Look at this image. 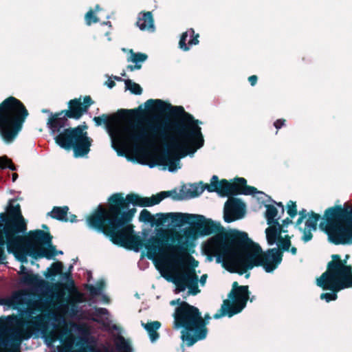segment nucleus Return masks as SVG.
Segmentation results:
<instances>
[{
  "label": "nucleus",
  "mask_w": 352,
  "mask_h": 352,
  "mask_svg": "<svg viewBox=\"0 0 352 352\" xmlns=\"http://www.w3.org/2000/svg\"><path fill=\"white\" fill-rule=\"evenodd\" d=\"M179 212L160 213L155 216L151 214L147 210L144 209L141 211L139 220L142 222L148 223L152 226L170 225L172 223L177 224Z\"/></svg>",
  "instance_id": "dca6fc26"
},
{
  "label": "nucleus",
  "mask_w": 352,
  "mask_h": 352,
  "mask_svg": "<svg viewBox=\"0 0 352 352\" xmlns=\"http://www.w3.org/2000/svg\"><path fill=\"white\" fill-rule=\"evenodd\" d=\"M105 302H109V300H107V298L106 297H105Z\"/></svg>",
  "instance_id": "09e8293b"
},
{
  "label": "nucleus",
  "mask_w": 352,
  "mask_h": 352,
  "mask_svg": "<svg viewBox=\"0 0 352 352\" xmlns=\"http://www.w3.org/2000/svg\"><path fill=\"white\" fill-rule=\"evenodd\" d=\"M22 272H28L26 270V268L23 266V265H21V267H20V270L19 272V274L23 276V273Z\"/></svg>",
  "instance_id": "79ce46f5"
},
{
  "label": "nucleus",
  "mask_w": 352,
  "mask_h": 352,
  "mask_svg": "<svg viewBox=\"0 0 352 352\" xmlns=\"http://www.w3.org/2000/svg\"><path fill=\"white\" fill-rule=\"evenodd\" d=\"M170 305H179L173 315L174 327L183 329L182 339L188 346H192L198 340L206 337V322L197 307L186 302H180L179 299L172 300Z\"/></svg>",
  "instance_id": "6e6552de"
},
{
  "label": "nucleus",
  "mask_w": 352,
  "mask_h": 352,
  "mask_svg": "<svg viewBox=\"0 0 352 352\" xmlns=\"http://www.w3.org/2000/svg\"><path fill=\"white\" fill-rule=\"evenodd\" d=\"M198 34L195 35L192 29L188 30L182 35L179 43V47L184 51L188 50L191 46L198 44Z\"/></svg>",
  "instance_id": "6ab92c4d"
},
{
  "label": "nucleus",
  "mask_w": 352,
  "mask_h": 352,
  "mask_svg": "<svg viewBox=\"0 0 352 352\" xmlns=\"http://www.w3.org/2000/svg\"><path fill=\"white\" fill-rule=\"evenodd\" d=\"M23 276L20 278V283L23 285L38 287H41L44 283L38 275L30 272H22Z\"/></svg>",
  "instance_id": "4be33fe9"
},
{
  "label": "nucleus",
  "mask_w": 352,
  "mask_h": 352,
  "mask_svg": "<svg viewBox=\"0 0 352 352\" xmlns=\"http://www.w3.org/2000/svg\"><path fill=\"white\" fill-rule=\"evenodd\" d=\"M305 212V210L300 212V217L298 220V222H297L298 224H300L302 221V219L305 217V215L304 214Z\"/></svg>",
  "instance_id": "a19ab883"
},
{
  "label": "nucleus",
  "mask_w": 352,
  "mask_h": 352,
  "mask_svg": "<svg viewBox=\"0 0 352 352\" xmlns=\"http://www.w3.org/2000/svg\"><path fill=\"white\" fill-rule=\"evenodd\" d=\"M91 103V98L89 96H85L83 102L80 98L72 100L69 102V110L66 115L69 118L78 119L87 111Z\"/></svg>",
  "instance_id": "a211bd4d"
},
{
  "label": "nucleus",
  "mask_w": 352,
  "mask_h": 352,
  "mask_svg": "<svg viewBox=\"0 0 352 352\" xmlns=\"http://www.w3.org/2000/svg\"><path fill=\"white\" fill-rule=\"evenodd\" d=\"M209 192H217L221 196H229L231 195H254L263 194L262 192L256 190V188L246 185V180L243 178H237L236 180L230 183L226 179L219 181L217 176L214 175L210 184L205 186ZM204 190V188L199 185H191L188 190L189 197H195L201 195Z\"/></svg>",
  "instance_id": "f8f14e48"
},
{
  "label": "nucleus",
  "mask_w": 352,
  "mask_h": 352,
  "mask_svg": "<svg viewBox=\"0 0 352 352\" xmlns=\"http://www.w3.org/2000/svg\"><path fill=\"white\" fill-rule=\"evenodd\" d=\"M249 82H250L251 85L254 86L256 83V81H257V77L256 76H251L250 77H249Z\"/></svg>",
  "instance_id": "58836bf2"
},
{
  "label": "nucleus",
  "mask_w": 352,
  "mask_h": 352,
  "mask_svg": "<svg viewBox=\"0 0 352 352\" xmlns=\"http://www.w3.org/2000/svg\"><path fill=\"white\" fill-rule=\"evenodd\" d=\"M312 231L313 230H308L307 228H305V229L303 230V235H302V240L305 242H307L312 239V234H311Z\"/></svg>",
  "instance_id": "f704fd0d"
},
{
  "label": "nucleus",
  "mask_w": 352,
  "mask_h": 352,
  "mask_svg": "<svg viewBox=\"0 0 352 352\" xmlns=\"http://www.w3.org/2000/svg\"><path fill=\"white\" fill-rule=\"evenodd\" d=\"M117 348L122 352H126L129 345L123 338H119L116 342Z\"/></svg>",
  "instance_id": "473e14b6"
},
{
  "label": "nucleus",
  "mask_w": 352,
  "mask_h": 352,
  "mask_svg": "<svg viewBox=\"0 0 352 352\" xmlns=\"http://www.w3.org/2000/svg\"><path fill=\"white\" fill-rule=\"evenodd\" d=\"M324 228L329 239L335 244L352 243V219L341 206L330 208L325 211Z\"/></svg>",
  "instance_id": "9b49d317"
},
{
  "label": "nucleus",
  "mask_w": 352,
  "mask_h": 352,
  "mask_svg": "<svg viewBox=\"0 0 352 352\" xmlns=\"http://www.w3.org/2000/svg\"><path fill=\"white\" fill-rule=\"evenodd\" d=\"M43 112H44V113H48V111H47V110H43Z\"/></svg>",
  "instance_id": "de8ad7c7"
},
{
  "label": "nucleus",
  "mask_w": 352,
  "mask_h": 352,
  "mask_svg": "<svg viewBox=\"0 0 352 352\" xmlns=\"http://www.w3.org/2000/svg\"><path fill=\"white\" fill-rule=\"evenodd\" d=\"M240 240L230 239L223 233H217L208 239L204 251L212 261L216 258L218 263L228 271L243 274L254 267L262 266L267 272L274 271L282 261V252L272 248L266 252L248 238L245 232H239Z\"/></svg>",
  "instance_id": "20e7f679"
},
{
  "label": "nucleus",
  "mask_w": 352,
  "mask_h": 352,
  "mask_svg": "<svg viewBox=\"0 0 352 352\" xmlns=\"http://www.w3.org/2000/svg\"><path fill=\"white\" fill-rule=\"evenodd\" d=\"M192 265L195 267H197L198 265V262L193 260Z\"/></svg>",
  "instance_id": "a18cd8bd"
},
{
  "label": "nucleus",
  "mask_w": 352,
  "mask_h": 352,
  "mask_svg": "<svg viewBox=\"0 0 352 352\" xmlns=\"http://www.w3.org/2000/svg\"><path fill=\"white\" fill-rule=\"evenodd\" d=\"M69 208L65 207H54L50 212V214L52 217L63 221L74 222L76 220V217L74 214H69L68 216Z\"/></svg>",
  "instance_id": "aec40b11"
},
{
  "label": "nucleus",
  "mask_w": 352,
  "mask_h": 352,
  "mask_svg": "<svg viewBox=\"0 0 352 352\" xmlns=\"http://www.w3.org/2000/svg\"><path fill=\"white\" fill-rule=\"evenodd\" d=\"M97 315H109L108 310L105 308H98L96 310Z\"/></svg>",
  "instance_id": "e433bc0d"
},
{
  "label": "nucleus",
  "mask_w": 352,
  "mask_h": 352,
  "mask_svg": "<svg viewBox=\"0 0 352 352\" xmlns=\"http://www.w3.org/2000/svg\"><path fill=\"white\" fill-rule=\"evenodd\" d=\"M97 126L104 124L111 140V146L119 155L125 151H134L142 164L143 140L141 122L134 123L131 120L117 116L94 117Z\"/></svg>",
  "instance_id": "39448f33"
},
{
  "label": "nucleus",
  "mask_w": 352,
  "mask_h": 352,
  "mask_svg": "<svg viewBox=\"0 0 352 352\" xmlns=\"http://www.w3.org/2000/svg\"><path fill=\"white\" fill-rule=\"evenodd\" d=\"M28 113L14 97H9L0 104V132L3 140L11 142L21 131Z\"/></svg>",
  "instance_id": "9d476101"
},
{
  "label": "nucleus",
  "mask_w": 352,
  "mask_h": 352,
  "mask_svg": "<svg viewBox=\"0 0 352 352\" xmlns=\"http://www.w3.org/2000/svg\"><path fill=\"white\" fill-rule=\"evenodd\" d=\"M331 258L327 271L316 280L318 286L333 292L320 295V298L327 302L335 300L337 292L352 287V266L347 263L349 256L342 259L340 255L333 254Z\"/></svg>",
  "instance_id": "0eeeda50"
},
{
  "label": "nucleus",
  "mask_w": 352,
  "mask_h": 352,
  "mask_svg": "<svg viewBox=\"0 0 352 352\" xmlns=\"http://www.w3.org/2000/svg\"><path fill=\"white\" fill-rule=\"evenodd\" d=\"M95 9L96 11L99 10H100L99 6H96Z\"/></svg>",
  "instance_id": "49530a36"
},
{
  "label": "nucleus",
  "mask_w": 352,
  "mask_h": 352,
  "mask_svg": "<svg viewBox=\"0 0 352 352\" xmlns=\"http://www.w3.org/2000/svg\"><path fill=\"white\" fill-rule=\"evenodd\" d=\"M130 56L128 58L129 62L135 63V65H129L128 69L131 71L135 69H140L142 67L141 63L147 59V55L143 53H134L131 50H130Z\"/></svg>",
  "instance_id": "b1692460"
},
{
  "label": "nucleus",
  "mask_w": 352,
  "mask_h": 352,
  "mask_svg": "<svg viewBox=\"0 0 352 352\" xmlns=\"http://www.w3.org/2000/svg\"><path fill=\"white\" fill-rule=\"evenodd\" d=\"M0 261L5 260L4 248L14 250L19 255V248L23 242L22 235L27 230L26 222L23 217L20 205L11 201L7 214H0Z\"/></svg>",
  "instance_id": "1a4fd4ad"
},
{
  "label": "nucleus",
  "mask_w": 352,
  "mask_h": 352,
  "mask_svg": "<svg viewBox=\"0 0 352 352\" xmlns=\"http://www.w3.org/2000/svg\"><path fill=\"white\" fill-rule=\"evenodd\" d=\"M106 85L109 88H112L115 86V82L112 80L109 79L106 82Z\"/></svg>",
  "instance_id": "ea45409f"
},
{
  "label": "nucleus",
  "mask_w": 352,
  "mask_h": 352,
  "mask_svg": "<svg viewBox=\"0 0 352 352\" xmlns=\"http://www.w3.org/2000/svg\"><path fill=\"white\" fill-rule=\"evenodd\" d=\"M72 297L74 298V300L77 302H83L85 300L84 295L82 294H81V293L78 292H75L72 294Z\"/></svg>",
  "instance_id": "c9c22d12"
},
{
  "label": "nucleus",
  "mask_w": 352,
  "mask_h": 352,
  "mask_svg": "<svg viewBox=\"0 0 352 352\" xmlns=\"http://www.w3.org/2000/svg\"><path fill=\"white\" fill-rule=\"evenodd\" d=\"M137 25L142 31L153 32L155 30L153 19L151 12L143 13L138 17Z\"/></svg>",
  "instance_id": "412c9836"
},
{
  "label": "nucleus",
  "mask_w": 352,
  "mask_h": 352,
  "mask_svg": "<svg viewBox=\"0 0 352 352\" xmlns=\"http://www.w3.org/2000/svg\"><path fill=\"white\" fill-rule=\"evenodd\" d=\"M102 289H103V285L101 283L100 286L99 287H96V286H90L89 287V292L91 293V294L92 295H99L102 293Z\"/></svg>",
  "instance_id": "72a5a7b5"
},
{
  "label": "nucleus",
  "mask_w": 352,
  "mask_h": 352,
  "mask_svg": "<svg viewBox=\"0 0 352 352\" xmlns=\"http://www.w3.org/2000/svg\"><path fill=\"white\" fill-rule=\"evenodd\" d=\"M85 21L87 25H90L93 23H96L98 21V19L94 15V13L92 10H89L85 16Z\"/></svg>",
  "instance_id": "2f4dec72"
},
{
  "label": "nucleus",
  "mask_w": 352,
  "mask_h": 352,
  "mask_svg": "<svg viewBox=\"0 0 352 352\" xmlns=\"http://www.w3.org/2000/svg\"><path fill=\"white\" fill-rule=\"evenodd\" d=\"M278 205V206H280V211H281V212H283V211H284V207H283V204H282L281 203H279Z\"/></svg>",
  "instance_id": "c03bdc74"
},
{
  "label": "nucleus",
  "mask_w": 352,
  "mask_h": 352,
  "mask_svg": "<svg viewBox=\"0 0 352 352\" xmlns=\"http://www.w3.org/2000/svg\"><path fill=\"white\" fill-rule=\"evenodd\" d=\"M245 212V206L236 199H229L224 207V219L226 222H232L243 218Z\"/></svg>",
  "instance_id": "f3484780"
},
{
  "label": "nucleus",
  "mask_w": 352,
  "mask_h": 352,
  "mask_svg": "<svg viewBox=\"0 0 352 352\" xmlns=\"http://www.w3.org/2000/svg\"><path fill=\"white\" fill-rule=\"evenodd\" d=\"M125 87L126 89L129 90L133 94L140 95L142 92V89L140 85L131 80H125Z\"/></svg>",
  "instance_id": "cd10ccee"
},
{
  "label": "nucleus",
  "mask_w": 352,
  "mask_h": 352,
  "mask_svg": "<svg viewBox=\"0 0 352 352\" xmlns=\"http://www.w3.org/2000/svg\"><path fill=\"white\" fill-rule=\"evenodd\" d=\"M170 193L163 191L151 197L128 195L125 198L122 194H114L109 198V209L99 206L87 221L89 227L104 233L114 244L135 252L145 248L147 257L153 261L162 276L175 285L176 293L188 289V294L195 296L199 293L195 270L187 267L180 272L178 267L188 255L189 249L195 246V241L201 236L217 232L220 224L202 215L179 212L177 225L189 223L190 226L179 232L162 230L157 237L144 241L140 235L133 234L130 223L135 212L131 206H154Z\"/></svg>",
  "instance_id": "f257e3e1"
},
{
  "label": "nucleus",
  "mask_w": 352,
  "mask_h": 352,
  "mask_svg": "<svg viewBox=\"0 0 352 352\" xmlns=\"http://www.w3.org/2000/svg\"><path fill=\"white\" fill-rule=\"evenodd\" d=\"M145 108L153 113L170 112L180 118L179 122L153 116L141 122L143 140L142 164L154 167L163 166L170 172L180 168L179 160L193 153L204 143L197 120L184 111L181 106L172 107L161 100L150 99Z\"/></svg>",
  "instance_id": "f03ea898"
},
{
  "label": "nucleus",
  "mask_w": 352,
  "mask_h": 352,
  "mask_svg": "<svg viewBox=\"0 0 352 352\" xmlns=\"http://www.w3.org/2000/svg\"><path fill=\"white\" fill-rule=\"evenodd\" d=\"M23 242L19 245V255L12 250H7L8 252L12 253L15 258L21 263L28 261V256L37 258L48 256L43 245H48L51 243L52 238L48 232L36 230L30 231L28 236L23 234Z\"/></svg>",
  "instance_id": "4468645a"
},
{
  "label": "nucleus",
  "mask_w": 352,
  "mask_h": 352,
  "mask_svg": "<svg viewBox=\"0 0 352 352\" xmlns=\"http://www.w3.org/2000/svg\"><path fill=\"white\" fill-rule=\"evenodd\" d=\"M17 177H18V175H17V174H16V173H14V174H12V181H13V182H15V181H16V179H17Z\"/></svg>",
  "instance_id": "37998d69"
},
{
  "label": "nucleus",
  "mask_w": 352,
  "mask_h": 352,
  "mask_svg": "<svg viewBox=\"0 0 352 352\" xmlns=\"http://www.w3.org/2000/svg\"><path fill=\"white\" fill-rule=\"evenodd\" d=\"M24 312L15 326L8 332L9 342L19 347L23 339L40 333L45 344L56 347L57 352H72L74 345L83 346L89 341L90 329L87 324L67 322L65 317L53 314L47 317L43 314Z\"/></svg>",
  "instance_id": "7ed1b4c3"
},
{
  "label": "nucleus",
  "mask_w": 352,
  "mask_h": 352,
  "mask_svg": "<svg viewBox=\"0 0 352 352\" xmlns=\"http://www.w3.org/2000/svg\"><path fill=\"white\" fill-rule=\"evenodd\" d=\"M287 213L293 218L297 214V208L296 202L290 201L287 206Z\"/></svg>",
  "instance_id": "7c9ffc66"
},
{
  "label": "nucleus",
  "mask_w": 352,
  "mask_h": 352,
  "mask_svg": "<svg viewBox=\"0 0 352 352\" xmlns=\"http://www.w3.org/2000/svg\"><path fill=\"white\" fill-rule=\"evenodd\" d=\"M63 271V264L60 262H56L52 265V266L47 269V272L45 274L47 278L54 276L57 274H60Z\"/></svg>",
  "instance_id": "a878e982"
},
{
  "label": "nucleus",
  "mask_w": 352,
  "mask_h": 352,
  "mask_svg": "<svg viewBox=\"0 0 352 352\" xmlns=\"http://www.w3.org/2000/svg\"><path fill=\"white\" fill-rule=\"evenodd\" d=\"M52 135H56V143L65 150L73 148L76 157L87 155L92 144V140L87 136L86 126L76 128H66L67 119L60 114L51 115L47 122Z\"/></svg>",
  "instance_id": "423d86ee"
},
{
  "label": "nucleus",
  "mask_w": 352,
  "mask_h": 352,
  "mask_svg": "<svg viewBox=\"0 0 352 352\" xmlns=\"http://www.w3.org/2000/svg\"><path fill=\"white\" fill-rule=\"evenodd\" d=\"M23 300V294L19 292L14 293L8 298L0 299V304L8 307L19 309Z\"/></svg>",
  "instance_id": "5701e85b"
},
{
  "label": "nucleus",
  "mask_w": 352,
  "mask_h": 352,
  "mask_svg": "<svg viewBox=\"0 0 352 352\" xmlns=\"http://www.w3.org/2000/svg\"><path fill=\"white\" fill-rule=\"evenodd\" d=\"M160 322L158 321H153L146 324L142 323V326L148 333L151 342H155L159 338V334L157 330L160 327Z\"/></svg>",
  "instance_id": "393cba45"
},
{
  "label": "nucleus",
  "mask_w": 352,
  "mask_h": 352,
  "mask_svg": "<svg viewBox=\"0 0 352 352\" xmlns=\"http://www.w3.org/2000/svg\"><path fill=\"white\" fill-rule=\"evenodd\" d=\"M319 219L320 216L318 214H310L305 221V228L308 230H316Z\"/></svg>",
  "instance_id": "bb28decb"
},
{
  "label": "nucleus",
  "mask_w": 352,
  "mask_h": 352,
  "mask_svg": "<svg viewBox=\"0 0 352 352\" xmlns=\"http://www.w3.org/2000/svg\"><path fill=\"white\" fill-rule=\"evenodd\" d=\"M278 210L274 206H267L266 218L269 227L265 230L266 239L269 245L276 244L278 248L283 251L289 250L290 252L295 255L296 254V248L292 247L289 250L291 245L290 237L287 234L286 227L292 223V221L287 219L280 225L278 220Z\"/></svg>",
  "instance_id": "ddd939ff"
},
{
  "label": "nucleus",
  "mask_w": 352,
  "mask_h": 352,
  "mask_svg": "<svg viewBox=\"0 0 352 352\" xmlns=\"http://www.w3.org/2000/svg\"><path fill=\"white\" fill-rule=\"evenodd\" d=\"M285 124V120H278L274 122V126L276 129H280Z\"/></svg>",
  "instance_id": "4c0bfd02"
},
{
  "label": "nucleus",
  "mask_w": 352,
  "mask_h": 352,
  "mask_svg": "<svg viewBox=\"0 0 352 352\" xmlns=\"http://www.w3.org/2000/svg\"><path fill=\"white\" fill-rule=\"evenodd\" d=\"M185 258H186V257L184 258L183 262H182V263H181L179 264V267H178V270H179L180 272H182V271L184 270V269L187 268V267H183V268H181V267H181V265H182V264H183V263H184V260H185ZM188 268H189V267H188ZM190 269H191V268L190 267ZM192 269L193 270V268H192ZM194 270H195L194 269ZM195 274H197V273H196V271H195ZM196 276H197V277L198 278L197 274H196ZM207 278H208L207 274H204V275H202V276H201V278H200V279H199V280L197 278V283H199V281L201 286L204 287V286L205 285L206 283ZM197 285L198 286V284H197ZM197 289H198V290L200 292V289H199V287H197Z\"/></svg>",
  "instance_id": "c756f323"
},
{
  "label": "nucleus",
  "mask_w": 352,
  "mask_h": 352,
  "mask_svg": "<svg viewBox=\"0 0 352 352\" xmlns=\"http://www.w3.org/2000/svg\"><path fill=\"white\" fill-rule=\"evenodd\" d=\"M231 299V305H229L228 301H224L221 307L223 314H215L214 318H219L223 315H228L231 317L233 315L238 314L242 311L245 307L246 302L248 300V286H238L236 282L232 284V290L230 294Z\"/></svg>",
  "instance_id": "2eb2a0df"
},
{
  "label": "nucleus",
  "mask_w": 352,
  "mask_h": 352,
  "mask_svg": "<svg viewBox=\"0 0 352 352\" xmlns=\"http://www.w3.org/2000/svg\"><path fill=\"white\" fill-rule=\"evenodd\" d=\"M8 168L12 170H15L16 167L12 163V161L10 159H9L7 156H1L0 157V168L4 169Z\"/></svg>",
  "instance_id": "c85d7f7f"
}]
</instances>
